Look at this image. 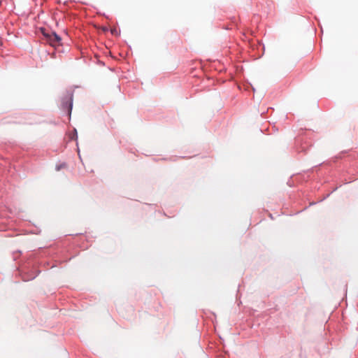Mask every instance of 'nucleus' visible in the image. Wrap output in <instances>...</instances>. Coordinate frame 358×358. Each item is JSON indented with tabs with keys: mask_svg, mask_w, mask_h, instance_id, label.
Segmentation results:
<instances>
[{
	"mask_svg": "<svg viewBox=\"0 0 358 358\" xmlns=\"http://www.w3.org/2000/svg\"><path fill=\"white\" fill-rule=\"evenodd\" d=\"M69 101V113H71V110H72V100H71V97H69L67 99V102Z\"/></svg>",
	"mask_w": 358,
	"mask_h": 358,
	"instance_id": "f03ea898",
	"label": "nucleus"
},
{
	"mask_svg": "<svg viewBox=\"0 0 358 358\" xmlns=\"http://www.w3.org/2000/svg\"><path fill=\"white\" fill-rule=\"evenodd\" d=\"M44 36H45L47 41L52 46H57L60 44L61 38L55 33H52L50 34H44Z\"/></svg>",
	"mask_w": 358,
	"mask_h": 358,
	"instance_id": "f257e3e1",
	"label": "nucleus"
}]
</instances>
